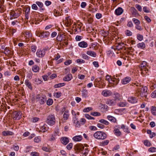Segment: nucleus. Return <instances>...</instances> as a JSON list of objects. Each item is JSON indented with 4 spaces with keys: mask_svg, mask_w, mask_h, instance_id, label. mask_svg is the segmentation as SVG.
Wrapping results in <instances>:
<instances>
[{
    "mask_svg": "<svg viewBox=\"0 0 156 156\" xmlns=\"http://www.w3.org/2000/svg\"><path fill=\"white\" fill-rule=\"evenodd\" d=\"M21 9L20 8H17L15 10H11L9 12L10 19L12 20L18 17L21 15Z\"/></svg>",
    "mask_w": 156,
    "mask_h": 156,
    "instance_id": "obj_1",
    "label": "nucleus"
},
{
    "mask_svg": "<svg viewBox=\"0 0 156 156\" xmlns=\"http://www.w3.org/2000/svg\"><path fill=\"white\" fill-rule=\"evenodd\" d=\"M48 127L47 125L46 124H44L41 127L40 131L43 132H45L48 130Z\"/></svg>",
    "mask_w": 156,
    "mask_h": 156,
    "instance_id": "obj_23",
    "label": "nucleus"
},
{
    "mask_svg": "<svg viewBox=\"0 0 156 156\" xmlns=\"http://www.w3.org/2000/svg\"><path fill=\"white\" fill-rule=\"evenodd\" d=\"M36 35L41 38H46L48 37L50 35V33L48 31H43L37 32Z\"/></svg>",
    "mask_w": 156,
    "mask_h": 156,
    "instance_id": "obj_4",
    "label": "nucleus"
},
{
    "mask_svg": "<svg viewBox=\"0 0 156 156\" xmlns=\"http://www.w3.org/2000/svg\"><path fill=\"white\" fill-rule=\"evenodd\" d=\"M69 115V111L68 110H66L63 115V119H62V120L63 122V120H64L65 121L66 120H67L68 119Z\"/></svg>",
    "mask_w": 156,
    "mask_h": 156,
    "instance_id": "obj_9",
    "label": "nucleus"
},
{
    "mask_svg": "<svg viewBox=\"0 0 156 156\" xmlns=\"http://www.w3.org/2000/svg\"><path fill=\"white\" fill-rule=\"evenodd\" d=\"M46 100V96L44 95H41V97L39 100V101L41 104H43L45 103Z\"/></svg>",
    "mask_w": 156,
    "mask_h": 156,
    "instance_id": "obj_21",
    "label": "nucleus"
},
{
    "mask_svg": "<svg viewBox=\"0 0 156 156\" xmlns=\"http://www.w3.org/2000/svg\"><path fill=\"white\" fill-rule=\"evenodd\" d=\"M32 8L34 10H37L38 9V8L37 7L36 4H33L31 6Z\"/></svg>",
    "mask_w": 156,
    "mask_h": 156,
    "instance_id": "obj_56",
    "label": "nucleus"
},
{
    "mask_svg": "<svg viewBox=\"0 0 156 156\" xmlns=\"http://www.w3.org/2000/svg\"><path fill=\"white\" fill-rule=\"evenodd\" d=\"M32 69L34 72H37L39 70V67L38 66L35 65L32 67Z\"/></svg>",
    "mask_w": 156,
    "mask_h": 156,
    "instance_id": "obj_29",
    "label": "nucleus"
},
{
    "mask_svg": "<svg viewBox=\"0 0 156 156\" xmlns=\"http://www.w3.org/2000/svg\"><path fill=\"white\" fill-rule=\"evenodd\" d=\"M114 132L116 136H119L121 134V132L117 129H115L114 130Z\"/></svg>",
    "mask_w": 156,
    "mask_h": 156,
    "instance_id": "obj_36",
    "label": "nucleus"
},
{
    "mask_svg": "<svg viewBox=\"0 0 156 156\" xmlns=\"http://www.w3.org/2000/svg\"><path fill=\"white\" fill-rule=\"evenodd\" d=\"M2 1H3V0H1V3H0V12L1 13L3 12L6 10L5 7L2 3Z\"/></svg>",
    "mask_w": 156,
    "mask_h": 156,
    "instance_id": "obj_18",
    "label": "nucleus"
},
{
    "mask_svg": "<svg viewBox=\"0 0 156 156\" xmlns=\"http://www.w3.org/2000/svg\"><path fill=\"white\" fill-rule=\"evenodd\" d=\"M87 54L90 56L95 57L96 56V53L94 51H88L87 52Z\"/></svg>",
    "mask_w": 156,
    "mask_h": 156,
    "instance_id": "obj_24",
    "label": "nucleus"
},
{
    "mask_svg": "<svg viewBox=\"0 0 156 156\" xmlns=\"http://www.w3.org/2000/svg\"><path fill=\"white\" fill-rule=\"evenodd\" d=\"M109 142L108 140H106L104 141H103L101 143V146H104L107 145Z\"/></svg>",
    "mask_w": 156,
    "mask_h": 156,
    "instance_id": "obj_48",
    "label": "nucleus"
},
{
    "mask_svg": "<svg viewBox=\"0 0 156 156\" xmlns=\"http://www.w3.org/2000/svg\"><path fill=\"white\" fill-rule=\"evenodd\" d=\"M83 38V37L81 36L77 35L76 37V40L77 41H80Z\"/></svg>",
    "mask_w": 156,
    "mask_h": 156,
    "instance_id": "obj_61",
    "label": "nucleus"
},
{
    "mask_svg": "<svg viewBox=\"0 0 156 156\" xmlns=\"http://www.w3.org/2000/svg\"><path fill=\"white\" fill-rule=\"evenodd\" d=\"M119 80L118 79H116L115 78H112V83H113V84L114 85H116L119 83Z\"/></svg>",
    "mask_w": 156,
    "mask_h": 156,
    "instance_id": "obj_39",
    "label": "nucleus"
},
{
    "mask_svg": "<svg viewBox=\"0 0 156 156\" xmlns=\"http://www.w3.org/2000/svg\"><path fill=\"white\" fill-rule=\"evenodd\" d=\"M30 8L29 7H27L26 8L25 13V17L27 19H28L29 13H30Z\"/></svg>",
    "mask_w": 156,
    "mask_h": 156,
    "instance_id": "obj_25",
    "label": "nucleus"
},
{
    "mask_svg": "<svg viewBox=\"0 0 156 156\" xmlns=\"http://www.w3.org/2000/svg\"><path fill=\"white\" fill-rule=\"evenodd\" d=\"M5 51L4 53L5 54H9L10 53V51L8 50L6 48H5L4 49Z\"/></svg>",
    "mask_w": 156,
    "mask_h": 156,
    "instance_id": "obj_62",
    "label": "nucleus"
},
{
    "mask_svg": "<svg viewBox=\"0 0 156 156\" xmlns=\"http://www.w3.org/2000/svg\"><path fill=\"white\" fill-rule=\"evenodd\" d=\"M107 134L104 132L98 131L95 133L94 134V137L98 140H104L107 137Z\"/></svg>",
    "mask_w": 156,
    "mask_h": 156,
    "instance_id": "obj_2",
    "label": "nucleus"
},
{
    "mask_svg": "<svg viewBox=\"0 0 156 156\" xmlns=\"http://www.w3.org/2000/svg\"><path fill=\"white\" fill-rule=\"evenodd\" d=\"M53 103V100L52 99L49 98L48 100L47 101V104L48 105H51Z\"/></svg>",
    "mask_w": 156,
    "mask_h": 156,
    "instance_id": "obj_46",
    "label": "nucleus"
},
{
    "mask_svg": "<svg viewBox=\"0 0 156 156\" xmlns=\"http://www.w3.org/2000/svg\"><path fill=\"white\" fill-rule=\"evenodd\" d=\"M102 17V15L100 13H97L96 15V17L98 19H100Z\"/></svg>",
    "mask_w": 156,
    "mask_h": 156,
    "instance_id": "obj_64",
    "label": "nucleus"
},
{
    "mask_svg": "<svg viewBox=\"0 0 156 156\" xmlns=\"http://www.w3.org/2000/svg\"><path fill=\"white\" fill-rule=\"evenodd\" d=\"M36 3L41 8V10L44 11V8H42L43 5L42 2H36Z\"/></svg>",
    "mask_w": 156,
    "mask_h": 156,
    "instance_id": "obj_28",
    "label": "nucleus"
},
{
    "mask_svg": "<svg viewBox=\"0 0 156 156\" xmlns=\"http://www.w3.org/2000/svg\"><path fill=\"white\" fill-rule=\"evenodd\" d=\"M73 144L72 143H69L66 146L67 149L68 150H71L73 147Z\"/></svg>",
    "mask_w": 156,
    "mask_h": 156,
    "instance_id": "obj_52",
    "label": "nucleus"
},
{
    "mask_svg": "<svg viewBox=\"0 0 156 156\" xmlns=\"http://www.w3.org/2000/svg\"><path fill=\"white\" fill-rule=\"evenodd\" d=\"M22 113L20 112H14L13 113V115L14 119L15 120H19L21 118Z\"/></svg>",
    "mask_w": 156,
    "mask_h": 156,
    "instance_id": "obj_6",
    "label": "nucleus"
},
{
    "mask_svg": "<svg viewBox=\"0 0 156 156\" xmlns=\"http://www.w3.org/2000/svg\"><path fill=\"white\" fill-rule=\"evenodd\" d=\"M112 79L111 78V76L108 75H107L106 76V80L108 81L109 83H112Z\"/></svg>",
    "mask_w": 156,
    "mask_h": 156,
    "instance_id": "obj_33",
    "label": "nucleus"
},
{
    "mask_svg": "<svg viewBox=\"0 0 156 156\" xmlns=\"http://www.w3.org/2000/svg\"><path fill=\"white\" fill-rule=\"evenodd\" d=\"M55 118L54 114H51L47 117L46 122L50 126H53L55 123Z\"/></svg>",
    "mask_w": 156,
    "mask_h": 156,
    "instance_id": "obj_3",
    "label": "nucleus"
},
{
    "mask_svg": "<svg viewBox=\"0 0 156 156\" xmlns=\"http://www.w3.org/2000/svg\"><path fill=\"white\" fill-rule=\"evenodd\" d=\"M2 133L4 136L12 135L14 134V133L13 132L9 131H4L2 132Z\"/></svg>",
    "mask_w": 156,
    "mask_h": 156,
    "instance_id": "obj_30",
    "label": "nucleus"
},
{
    "mask_svg": "<svg viewBox=\"0 0 156 156\" xmlns=\"http://www.w3.org/2000/svg\"><path fill=\"white\" fill-rule=\"evenodd\" d=\"M151 110L152 114L154 115H156V107L152 106L151 107Z\"/></svg>",
    "mask_w": 156,
    "mask_h": 156,
    "instance_id": "obj_32",
    "label": "nucleus"
},
{
    "mask_svg": "<svg viewBox=\"0 0 156 156\" xmlns=\"http://www.w3.org/2000/svg\"><path fill=\"white\" fill-rule=\"evenodd\" d=\"M30 155L32 156H39V154L37 152H31Z\"/></svg>",
    "mask_w": 156,
    "mask_h": 156,
    "instance_id": "obj_54",
    "label": "nucleus"
},
{
    "mask_svg": "<svg viewBox=\"0 0 156 156\" xmlns=\"http://www.w3.org/2000/svg\"><path fill=\"white\" fill-rule=\"evenodd\" d=\"M127 103L125 102H120L118 104V105L121 107H124L127 105Z\"/></svg>",
    "mask_w": 156,
    "mask_h": 156,
    "instance_id": "obj_41",
    "label": "nucleus"
},
{
    "mask_svg": "<svg viewBox=\"0 0 156 156\" xmlns=\"http://www.w3.org/2000/svg\"><path fill=\"white\" fill-rule=\"evenodd\" d=\"M147 88L146 87H142L140 88V95L142 97L146 96L147 94Z\"/></svg>",
    "mask_w": 156,
    "mask_h": 156,
    "instance_id": "obj_8",
    "label": "nucleus"
},
{
    "mask_svg": "<svg viewBox=\"0 0 156 156\" xmlns=\"http://www.w3.org/2000/svg\"><path fill=\"white\" fill-rule=\"evenodd\" d=\"M107 119L112 122H115L116 121V119L113 116L111 115H108L107 117Z\"/></svg>",
    "mask_w": 156,
    "mask_h": 156,
    "instance_id": "obj_27",
    "label": "nucleus"
},
{
    "mask_svg": "<svg viewBox=\"0 0 156 156\" xmlns=\"http://www.w3.org/2000/svg\"><path fill=\"white\" fill-rule=\"evenodd\" d=\"M34 81L36 83L37 85L41 83L42 81L39 78H35V79H34Z\"/></svg>",
    "mask_w": 156,
    "mask_h": 156,
    "instance_id": "obj_47",
    "label": "nucleus"
},
{
    "mask_svg": "<svg viewBox=\"0 0 156 156\" xmlns=\"http://www.w3.org/2000/svg\"><path fill=\"white\" fill-rule=\"evenodd\" d=\"M82 96L86 97L87 96V90L84 89L82 91Z\"/></svg>",
    "mask_w": 156,
    "mask_h": 156,
    "instance_id": "obj_43",
    "label": "nucleus"
},
{
    "mask_svg": "<svg viewBox=\"0 0 156 156\" xmlns=\"http://www.w3.org/2000/svg\"><path fill=\"white\" fill-rule=\"evenodd\" d=\"M143 36L142 35L139 34H137V38L139 41H142L143 39Z\"/></svg>",
    "mask_w": 156,
    "mask_h": 156,
    "instance_id": "obj_55",
    "label": "nucleus"
},
{
    "mask_svg": "<svg viewBox=\"0 0 156 156\" xmlns=\"http://www.w3.org/2000/svg\"><path fill=\"white\" fill-rule=\"evenodd\" d=\"M23 34L25 36V37L27 38H31L32 36L31 34L29 31H24L23 33Z\"/></svg>",
    "mask_w": 156,
    "mask_h": 156,
    "instance_id": "obj_20",
    "label": "nucleus"
},
{
    "mask_svg": "<svg viewBox=\"0 0 156 156\" xmlns=\"http://www.w3.org/2000/svg\"><path fill=\"white\" fill-rule=\"evenodd\" d=\"M37 47L35 45H32L31 46V51L33 53L36 51Z\"/></svg>",
    "mask_w": 156,
    "mask_h": 156,
    "instance_id": "obj_45",
    "label": "nucleus"
},
{
    "mask_svg": "<svg viewBox=\"0 0 156 156\" xmlns=\"http://www.w3.org/2000/svg\"><path fill=\"white\" fill-rule=\"evenodd\" d=\"M25 84L30 90H32V87L31 83L28 80H26L25 81Z\"/></svg>",
    "mask_w": 156,
    "mask_h": 156,
    "instance_id": "obj_26",
    "label": "nucleus"
},
{
    "mask_svg": "<svg viewBox=\"0 0 156 156\" xmlns=\"http://www.w3.org/2000/svg\"><path fill=\"white\" fill-rule=\"evenodd\" d=\"M40 137L39 136H37L35 137L34 139V141L36 143H38L40 141Z\"/></svg>",
    "mask_w": 156,
    "mask_h": 156,
    "instance_id": "obj_53",
    "label": "nucleus"
},
{
    "mask_svg": "<svg viewBox=\"0 0 156 156\" xmlns=\"http://www.w3.org/2000/svg\"><path fill=\"white\" fill-rule=\"evenodd\" d=\"M147 62L145 61H143L140 65V70L142 71H144L146 72L148 70L146 68Z\"/></svg>",
    "mask_w": 156,
    "mask_h": 156,
    "instance_id": "obj_10",
    "label": "nucleus"
},
{
    "mask_svg": "<svg viewBox=\"0 0 156 156\" xmlns=\"http://www.w3.org/2000/svg\"><path fill=\"white\" fill-rule=\"evenodd\" d=\"M53 12L54 16L56 17L61 15V14L60 13V12L56 9H54L53 11Z\"/></svg>",
    "mask_w": 156,
    "mask_h": 156,
    "instance_id": "obj_35",
    "label": "nucleus"
},
{
    "mask_svg": "<svg viewBox=\"0 0 156 156\" xmlns=\"http://www.w3.org/2000/svg\"><path fill=\"white\" fill-rule=\"evenodd\" d=\"M148 151L150 152H153L156 151V148L155 147H152L149 148Z\"/></svg>",
    "mask_w": 156,
    "mask_h": 156,
    "instance_id": "obj_51",
    "label": "nucleus"
},
{
    "mask_svg": "<svg viewBox=\"0 0 156 156\" xmlns=\"http://www.w3.org/2000/svg\"><path fill=\"white\" fill-rule=\"evenodd\" d=\"M75 116H76V114H75ZM73 123L76 124V126L77 127H79L81 126V124H80L79 123V122L78 120V119L76 118V116H75V118H73Z\"/></svg>",
    "mask_w": 156,
    "mask_h": 156,
    "instance_id": "obj_22",
    "label": "nucleus"
},
{
    "mask_svg": "<svg viewBox=\"0 0 156 156\" xmlns=\"http://www.w3.org/2000/svg\"><path fill=\"white\" fill-rule=\"evenodd\" d=\"M62 95V93L60 92H58L56 93H55L54 94V96L57 98H59Z\"/></svg>",
    "mask_w": 156,
    "mask_h": 156,
    "instance_id": "obj_40",
    "label": "nucleus"
},
{
    "mask_svg": "<svg viewBox=\"0 0 156 156\" xmlns=\"http://www.w3.org/2000/svg\"><path fill=\"white\" fill-rule=\"evenodd\" d=\"M78 45L81 48H86L87 47L88 44L87 42L84 41H82L79 43Z\"/></svg>",
    "mask_w": 156,
    "mask_h": 156,
    "instance_id": "obj_17",
    "label": "nucleus"
},
{
    "mask_svg": "<svg viewBox=\"0 0 156 156\" xmlns=\"http://www.w3.org/2000/svg\"><path fill=\"white\" fill-rule=\"evenodd\" d=\"M45 49H38L36 52V55L37 57L39 58H42L45 55L46 52Z\"/></svg>",
    "mask_w": 156,
    "mask_h": 156,
    "instance_id": "obj_5",
    "label": "nucleus"
},
{
    "mask_svg": "<svg viewBox=\"0 0 156 156\" xmlns=\"http://www.w3.org/2000/svg\"><path fill=\"white\" fill-rule=\"evenodd\" d=\"M72 139L75 141L79 142L82 140L83 138L81 135H78L74 136Z\"/></svg>",
    "mask_w": 156,
    "mask_h": 156,
    "instance_id": "obj_16",
    "label": "nucleus"
},
{
    "mask_svg": "<svg viewBox=\"0 0 156 156\" xmlns=\"http://www.w3.org/2000/svg\"><path fill=\"white\" fill-rule=\"evenodd\" d=\"M99 122H100L102 123L105 125H108L109 123V122L107 120L103 119L99 120Z\"/></svg>",
    "mask_w": 156,
    "mask_h": 156,
    "instance_id": "obj_42",
    "label": "nucleus"
},
{
    "mask_svg": "<svg viewBox=\"0 0 156 156\" xmlns=\"http://www.w3.org/2000/svg\"><path fill=\"white\" fill-rule=\"evenodd\" d=\"M131 80V78L129 76H127L123 78L121 81L123 84H126L129 83Z\"/></svg>",
    "mask_w": 156,
    "mask_h": 156,
    "instance_id": "obj_11",
    "label": "nucleus"
},
{
    "mask_svg": "<svg viewBox=\"0 0 156 156\" xmlns=\"http://www.w3.org/2000/svg\"><path fill=\"white\" fill-rule=\"evenodd\" d=\"M131 12L133 15H136L137 14V10L134 7H131L130 9Z\"/></svg>",
    "mask_w": 156,
    "mask_h": 156,
    "instance_id": "obj_37",
    "label": "nucleus"
},
{
    "mask_svg": "<svg viewBox=\"0 0 156 156\" xmlns=\"http://www.w3.org/2000/svg\"><path fill=\"white\" fill-rule=\"evenodd\" d=\"M151 96L153 98H156V90L152 93L151 94Z\"/></svg>",
    "mask_w": 156,
    "mask_h": 156,
    "instance_id": "obj_60",
    "label": "nucleus"
},
{
    "mask_svg": "<svg viewBox=\"0 0 156 156\" xmlns=\"http://www.w3.org/2000/svg\"><path fill=\"white\" fill-rule=\"evenodd\" d=\"M105 97H108L111 95V93L110 91L109 90H104L101 93Z\"/></svg>",
    "mask_w": 156,
    "mask_h": 156,
    "instance_id": "obj_19",
    "label": "nucleus"
},
{
    "mask_svg": "<svg viewBox=\"0 0 156 156\" xmlns=\"http://www.w3.org/2000/svg\"><path fill=\"white\" fill-rule=\"evenodd\" d=\"M128 101L131 104H135L137 102L138 99L135 97L130 96L128 98Z\"/></svg>",
    "mask_w": 156,
    "mask_h": 156,
    "instance_id": "obj_7",
    "label": "nucleus"
},
{
    "mask_svg": "<svg viewBox=\"0 0 156 156\" xmlns=\"http://www.w3.org/2000/svg\"><path fill=\"white\" fill-rule=\"evenodd\" d=\"M42 94H38L36 96L35 99L37 101H38Z\"/></svg>",
    "mask_w": 156,
    "mask_h": 156,
    "instance_id": "obj_57",
    "label": "nucleus"
},
{
    "mask_svg": "<svg viewBox=\"0 0 156 156\" xmlns=\"http://www.w3.org/2000/svg\"><path fill=\"white\" fill-rule=\"evenodd\" d=\"M72 75L70 73L65 76L63 79L64 81H69L72 78Z\"/></svg>",
    "mask_w": 156,
    "mask_h": 156,
    "instance_id": "obj_15",
    "label": "nucleus"
},
{
    "mask_svg": "<svg viewBox=\"0 0 156 156\" xmlns=\"http://www.w3.org/2000/svg\"><path fill=\"white\" fill-rule=\"evenodd\" d=\"M92 110V108L90 107H88L86 108H85L83 110V112H89L90 111Z\"/></svg>",
    "mask_w": 156,
    "mask_h": 156,
    "instance_id": "obj_50",
    "label": "nucleus"
},
{
    "mask_svg": "<svg viewBox=\"0 0 156 156\" xmlns=\"http://www.w3.org/2000/svg\"><path fill=\"white\" fill-rule=\"evenodd\" d=\"M89 129L91 130H97L96 127L93 126H89Z\"/></svg>",
    "mask_w": 156,
    "mask_h": 156,
    "instance_id": "obj_58",
    "label": "nucleus"
},
{
    "mask_svg": "<svg viewBox=\"0 0 156 156\" xmlns=\"http://www.w3.org/2000/svg\"><path fill=\"white\" fill-rule=\"evenodd\" d=\"M61 143L63 144L66 145L69 142V139L66 137H62L61 139Z\"/></svg>",
    "mask_w": 156,
    "mask_h": 156,
    "instance_id": "obj_12",
    "label": "nucleus"
},
{
    "mask_svg": "<svg viewBox=\"0 0 156 156\" xmlns=\"http://www.w3.org/2000/svg\"><path fill=\"white\" fill-rule=\"evenodd\" d=\"M93 64L96 67H99V65L98 62L94 61L93 62Z\"/></svg>",
    "mask_w": 156,
    "mask_h": 156,
    "instance_id": "obj_63",
    "label": "nucleus"
},
{
    "mask_svg": "<svg viewBox=\"0 0 156 156\" xmlns=\"http://www.w3.org/2000/svg\"><path fill=\"white\" fill-rule=\"evenodd\" d=\"M123 10L120 7H118L115 11V14L117 16L121 15L123 12Z\"/></svg>",
    "mask_w": 156,
    "mask_h": 156,
    "instance_id": "obj_14",
    "label": "nucleus"
},
{
    "mask_svg": "<svg viewBox=\"0 0 156 156\" xmlns=\"http://www.w3.org/2000/svg\"><path fill=\"white\" fill-rule=\"evenodd\" d=\"M116 103L115 100H114L108 99L106 102V104L110 106L114 105Z\"/></svg>",
    "mask_w": 156,
    "mask_h": 156,
    "instance_id": "obj_13",
    "label": "nucleus"
},
{
    "mask_svg": "<svg viewBox=\"0 0 156 156\" xmlns=\"http://www.w3.org/2000/svg\"><path fill=\"white\" fill-rule=\"evenodd\" d=\"M137 46L139 48L144 49L145 47V44L144 42H142L138 44H137Z\"/></svg>",
    "mask_w": 156,
    "mask_h": 156,
    "instance_id": "obj_31",
    "label": "nucleus"
},
{
    "mask_svg": "<svg viewBox=\"0 0 156 156\" xmlns=\"http://www.w3.org/2000/svg\"><path fill=\"white\" fill-rule=\"evenodd\" d=\"M90 115L94 116H98L101 115V113L97 112H93L90 113Z\"/></svg>",
    "mask_w": 156,
    "mask_h": 156,
    "instance_id": "obj_44",
    "label": "nucleus"
},
{
    "mask_svg": "<svg viewBox=\"0 0 156 156\" xmlns=\"http://www.w3.org/2000/svg\"><path fill=\"white\" fill-rule=\"evenodd\" d=\"M136 7L139 11L141 12L142 11L141 7L139 5L136 4Z\"/></svg>",
    "mask_w": 156,
    "mask_h": 156,
    "instance_id": "obj_59",
    "label": "nucleus"
},
{
    "mask_svg": "<svg viewBox=\"0 0 156 156\" xmlns=\"http://www.w3.org/2000/svg\"><path fill=\"white\" fill-rule=\"evenodd\" d=\"M65 83H59L55 84L54 86L55 88H58L65 86Z\"/></svg>",
    "mask_w": 156,
    "mask_h": 156,
    "instance_id": "obj_34",
    "label": "nucleus"
},
{
    "mask_svg": "<svg viewBox=\"0 0 156 156\" xmlns=\"http://www.w3.org/2000/svg\"><path fill=\"white\" fill-rule=\"evenodd\" d=\"M144 143L145 145L147 147H150L151 145V144L150 142L147 140H145L144 141Z\"/></svg>",
    "mask_w": 156,
    "mask_h": 156,
    "instance_id": "obj_38",
    "label": "nucleus"
},
{
    "mask_svg": "<svg viewBox=\"0 0 156 156\" xmlns=\"http://www.w3.org/2000/svg\"><path fill=\"white\" fill-rule=\"evenodd\" d=\"M133 21L136 25H139L140 24V21L137 19L133 18Z\"/></svg>",
    "mask_w": 156,
    "mask_h": 156,
    "instance_id": "obj_49",
    "label": "nucleus"
}]
</instances>
